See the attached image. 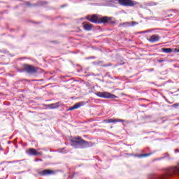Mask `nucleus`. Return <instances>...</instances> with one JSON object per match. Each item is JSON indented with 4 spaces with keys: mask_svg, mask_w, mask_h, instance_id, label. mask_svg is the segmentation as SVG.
Returning <instances> with one entry per match:
<instances>
[{
    "mask_svg": "<svg viewBox=\"0 0 179 179\" xmlns=\"http://www.w3.org/2000/svg\"><path fill=\"white\" fill-rule=\"evenodd\" d=\"M70 142L71 146H73L76 149H86L92 146V142L86 141L80 136L73 138Z\"/></svg>",
    "mask_w": 179,
    "mask_h": 179,
    "instance_id": "f257e3e1",
    "label": "nucleus"
},
{
    "mask_svg": "<svg viewBox=\"0 0 179 179\" xmlns=\"http://www.w3.org/2000/svg\"><path fill=\"white\" fill-rule=\"evenodd\" d=\"M87 20H89L92 23H96V24H100L101 23H109L110 24H114V21H113V17H103L99 18L97 15H87L86 17Z\"/></svg>",
    "mask_w": 179,
    "mask_h": 179,
    "instance_id": "f03ea898",
    "label": "nucleus"
},
{
    "mask_svg": "<svg viewBox=\"0 0 179 179\" xmlns=\"http://www.w3.org/2000/svg\"><path fill=\"white\" fill-rule=\"evenodd\" d=\"M179 176V167L175 166L172 168H169L166 170L165 174L164 175H155L152 174L150 176L151 179H167L169 177H171L172 176Z\"/></svg>",
    "mask_w": 179,
    "mask_h": 179,
    "instance_id": "7ed1b4c3",
    "label": "nucleus"
},
{
    "mask_svg": "<svg viewBox=\"0 0 179 179\" xmlns=\"http://www.w3.org/2000/svg\"><path fill=\"white\" fill-rule=\"evenodd\" d=\"M96 95L101 99H118V96L108 92H98Z\"/></svg>",
    "mask_w": 179,
    "mask_h": 179,
    "instance_id": "20e7f679",
    "label": "nucleus"
},
{
    "mask_svg": "<svg viewBox=\"0 0 179 179\" xmlns=\"http://www.w3.org/2000/svg\"><path fill=\"white\" fill-rule=\"evenodd\" d=\"M120 5L122 6H135L136 5V1L131 0H118Z\"/></svg>",
    "mask_w": 179,
    "mask_h": 179,
    "instance_id": "39448f33",
    "label": "nucleus"
},
{
    "mask_svg": "<svg viewBox=\"0 0 179 179\" xmlns=\"http://www.w3.org/2000/svg\"><path fill=\"white\" fill-rule=\"evenodd\" d=\"M24 69L28 73H35V72H37V68L29 64H25L24 66Z\"/></svg>",
    "mask_w": 179,
    "mask_h": 179,
    "instance_id": "423d86ee",
    "label": "nucleus"
},
{
    "mask_svg": "<svg viewBox=\"0 0 179 179\" xmlns=\"http://www.w3.org/2000/svg\"><path fill=\"white\" fill-rule=\"evenodd\" d=\"M85 101L78 102L73 106H71L69 109H68L67 111H72V110H77V108H80V107L85 106Z\"/></svg>",
    "mask_w": 179,
    "mask_h": 179,
    "instance_id": "0eeeda50",
    "label": "nucleus"
},
{
    "mask_svg": "<svg viewBox=\"0 0 179 179\" xmlns=\"http://www.w3.org/2000/svg\"><path fill=\"white\" fill-rule=\"evenodd\" d=\"M38 174L40 176H51V174H54V171L45 169L43 171H38Z\"/></svg>",
    "mask_w": 179,
    "mask_h": 179,
    "instance_id": "6e6552de",
    "label": "nucleus"
},
{
    "mask_svg": "<svg viewBox=\"0 0 179 179\" xmlns=\"http://www.w3.org/2000/svg\"><path fill=\"white\" fill-rule=\"evenodd\" d=\"M159 40H160V37L159 35H152L150 38H148V41H150V43H156L157 41H159Z\"/></svg>",
    "mask_w": 179,
    "mask_h": 179,
    "instance_id": "1a4fd4ad",
    "label": "nucleus"
},
{
    "mask_svg": "<svg viewBox=\"0 0 179 179\" xmlns=\"http://www.w3.org/2000/svg\"><path fill=\"white\" fill-rule=\"evenodd\" d=\"M83 29H85L87 31H90L93 28V25L89 22H83Z\"/></svg>",
    "mask_w": 179,
    "mask_h": 179,
    "instance_id": "9d476101",
    "label": "nucleus"
},
{
    "mask_svg": "<svg viewBox=\"0 0 179 179\" xmlns=\"http://www.w3.org/2000/svg\"><path fill=\"white\" fill-rule=\"evenodd\" d=\"M108 124H111L113 122H125V120L121 119H108L105 120Z\"/></svg>",
    "mask_w": 179,
    "mask_h": 179,
    "instance_id": "9b49d317",
    "label": "nucleus"
},
{
    "mask_svg": "<svg viewBox=\"0 0 179 179\" xmlns=\"http://www.w3.org/2000/svg\"><path fill=\"white\" fill-rule=\"evenodd\" d=\"M28 153L31 155V156H37V155H41V152H38L36 150V149L34 148H30L28 151Z\"/></svg>",
    "mask_w": 179,
    "mask_h": 179,
    "instance_id": "f8f14e48",
    "label": "nucleus"
},
{
    "mask_svg": "<svg viewBox=\"0 0 179 179\" xmlns=\"http://www.w3.org/2000/svg\"><path fill=\"white\" fill-rule=\"evenodd\" d=\"M59 106H61V102L49 104L48 107H49V108H50V110H54L55 108H58V107H59Z\"/></svg>",
    "mask_w": 179,
    "mask_h": 179,
    "instance_id": "ddd939ff",
    "label": "nucleus"
},
{
    "mask_svg": "<svg viewBox=\"0 0 179 179\" xmlns=\"http://www.w3.org/2000/svg\"><path fill=\"white\" fill-rule=\"evenodd\" d=\"M161 50L162 52H165V54H170V52L173 51V49L170 48H162Z\"/></svg>",
    "mask_w": 179,
    "mask_h": 179,
    "instance_id": "4468645a",
    "label": "nucleus"
},
{
    "mask_svg": "<svg viewBox=\"0 0 179 179\" xmlns=\"http://www.w3.org/2000/svg\"><path fill=\"white\" fill-rule=\"evenodd\" d=\"M152 153H147V154H141L138 155V157H148V156H150Z\"/></svg>",
    "mask_w": 179,
    "mask_h": 179,
    "instance_id": "2eb2a0df",
    "label": "nucleus"
},
{
    "mask_svg": "<svg viewBox=\"0 0 179 179\" xmlns=\"http://www.w3.org/2000/svg\"><path fill=\"white\" fill-rule=\"evenodd\" d=\"M38 5H39V6H44L45 5H47V2L43 1H39Z\"/></svg>",
    "mask_w": 179,
    "mask_h": 179,
    "instance_id": "dca6fc26",
    "label": "nucleus"
},
{
    "mask_svg": "<svg viewBox=\"0 0 179 179\" xmlns=\"http://www.w3.org/2000/svg\"><path fill=\"white\" fill-rule=\"evenodd\" d=\"M178 106H179V103H175V104H173V107H178Z\"/></svg>",
    "mask_w": 179,
    "mask_h": 179,
    "instance_id": "f3484780",
    "label": "nucleus"
},
{
    "mask_svg": "<svg viewBox=\"0 0 179 179\" xmlns=\"http://www.w3.org/2000/svg\"><path fill=\"white\" fill-rule=\"evenodd\" d=\"M168 16L170 17L171 16H174V14L173 13H169V14H168Z\"/></svg>",
    "mask_w": 179,
    "mask_h": 179,
    "instance_id": "a211bd4d",
    "label": "nucleus"
},
{
    "mask_svg": "<svg viewBox=\"0 0 179 179\" xmlns=\"http://www.w3.org/2000/svg\"><path fill=\"white\" fill-rule=\"evenodd\" d=\"M135 24H138L136 22H132V26H135Z\"/></svg>",
    "mask_w": 179,
    "mask_h": 179,
    "instance_id": "6ab92c4d",
    "label": "nucleus"
},
{
    "mask_svg": "<svg viewBox=\"0 0 179 179\" xmlns=\"http://www.w3.org/2000/svg\"><path fill=\"white\" fill-rule=\"evenodd\" d=\"M40 160L41 161L42 159H35V162H40Z\"/></svg>",
    "mask_w": 179,
    "mask_h": 179,
    "instance_id": "aec40b11",
    "label": "nucleus"
},
{
    "mask_svg": "<svg viewBox=\"0 0 179 179\" xmlns=\"http://www.w3.org/2000/svg\"><path fill=\"white\" fill-rule=\"evenodd\" d=\"M176 52H179V49H175Z\"/></svg>",
    "mask_w": 179,
    "mask_h": 179,
    "instance_id": "412c9836",
    "label": "nucleus"
},
{
    "mask_svg": "<svg viewBox=\"0 0 179 179\" xmlns=\"http://www.w3.org/2000/svg\"><path fill=\"white\" fill-rule=\"evenodd\" d=\"M164 159V157H162L158 159V160H162V159Z\"/></svg>",
    "mask_w": 179,
    "mask_h": 179,
    "instance_id": "4be33fe9",
    "label": "nucleus"
},
{
    "mask_svg": "<svg viewBox=\"0 0 179 179\" xmlns=\"http://www.w3.org/2000/svg\"><path fill=\"white\" fill-rule=\"evenodd\" d=\"M158 62H160V63L164 62V60H158Z\"/></svg>",
    "mask_w": 179,
    "mask_h": 179,
    "instance_id": "5701e85b",
    "label": "nucleus"
},
{
    "mask_svg": "<svg viewBox=\"0 0 179 179\" xmlns=\"http://www.w3.org/2000/svg\"><path fill=\"white\" fill-rule=\"evenodd\" d=\"M110 65H111V64L104 65V66H110Z\"/></svg>",
    "mask_w": 179,
    "mask_h": 179,
    "instance_id": "b1692460",
    "label": "nucleus"
},
{
    "mask_svg": "<svg viewBox=\"0 0 179 179\" xmlns=\"http://www.w3.org/2000/svg\"><path fill=\"white\" fill-rule=\"evenodd\" d=\"M27 5L29 6V5H30V3L27 2Z\"/></svg>",
    "mask_w": 179,
    "mask_h": 179,
    "instance_id": "393cba45",
    "label": "nucleus"
},
{
    "mask_svg": "<svg viewBox=\"0 0 179 179\" xmlns=\"http://www.w3.org/2000/svg\"><path fill=\"white\" fill-rule=\"evenodd\" d=\"M151 71H155V69H152Z\"/></svg>",
    "mask_w": 179,
    "mask_h": 179,
    "instance_id": "a878e982",
    "label": "nucleus"
},
{
    "mask_svg": "<svg viewBox=\"0 0 179 179\" xmlns=\"http://www.w3.org/2000/svg\"><path fill=\"white\" fill-rule=\"evenodd\" d=\"M90 58H94V57H90Z\"/></svg>",
    "mask_w": 179,
    "mask_h": 179,
    "instance_id": "bb28decb",
    "label": "nucleus"
},
{
    "mask_svg": "<svg viewBox=\"0 0 179 179\" xmlns=\"http://www.w3.org/2000/svg\"><path fill=\"white\" fill-rule=\"evenodd\" d=\"M8 163H10V162H8Z\"/></svg>",
    "mask_w": 179,
    "mask_h": 179,
    "instance_id": "cd10ccee",
    "label": "nucleus"
}]
</instances>
